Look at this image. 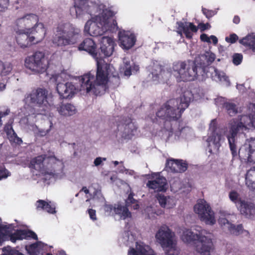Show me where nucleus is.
Segmentation results:
<instances>
[{"label": "nucleus", "mask_w": 255, "mask_h": 255, "mask_svg": "<svg viewBox=\"0 0 255 255\" xmlns=\"http://www.w3.org/2000/svg\"><path fill=\"white\" fill-rule=\"evenodd\" d=\"M113 80H114L116 82V84L117 86H119L120 83V78L119 76H114Z\"/></svg>", "instance_id": "60"}, {"label": "nucleus", "mask_w": 255, "mask_h": 255, "mask_svg": "<svg viewBox=\"0 0 255 255\" xmlns=\"http://www.w3.org/2000/svg\"><path fill=\"white\" fill-rule=\"evenodd\" d=\"M47 157L46 155H41L38 156L30 160L29 167L32 169H35L39 171H42V169H45V160Z\"/></svg>", "instance_id": "31"}, {"label": "nucleus", "mask_w": 255, "mask_h": 255, "mask_svg": "<svg viewBox=\"0 0 255 255\" xmlns=\"http://www.w3.org/2000/svg\"><path fill=\"white\" fill-rule=\"evenodd\" d=\"M27 30L31 35V38L34 44L41 42L46 35V29L42 22L39 23L35 26H32L31 28H28Z\"/></svg>", "instance_id": "23"}, {"label": "nucleus", "mask_w": 255, "mask_h": 255, "mask_svg": "<svg viewBox=\"0 0 255 255\" xmlns=\"http://www.w3.org/2000/svg\"><path fill=\"white\" fill-rule=\"evenodd\" d=\"M88 212L91 219L93 221L97 220L96 210L92 209H90L88 210Z\"/></svg>", "instance_id": "53"}, {"label": "nucleus", "mask_w": 255, "mask_h": 255, "mask_svg": "<svg viewBox=\"0 0 255 255\" xmlns=\"http://www.w3.org/2000/svg\"><path fill=\"white\" fill-rule=\"evenodd\" d=\"M166 167L173 173H183L188 168V164L182 159H168L166 160Z\"/></svg>", "instance_id": "24"}, {"label": "nucleus", "mask_w": 255, "mask_h": 255, "mask_svg": "<svg viewBox=\"0 0 255 255\" xmlns=\"http://www.w3.org/2000/svg\"><path fill=\"white\" fill-rule=\"evenodd\" d=\"M215 55L212 53L207 52L196 57L194 60L177 61L173 63V74L177 81H193L195 79L205 80L208 76V69L214 70L215 80L228 81V77L223 72L214 67L209 66L214 61Z\"/></svg>", "instance_id": "1"}, {"label": "nucleus", "mask_w": 255, "mask_h": 255, "mask_svg": "<svg viewBox=\"0 0 255 255\" xmlns=\"http://www.w3.org/2000/svg\"><path fill=\"white\" fill-rule=\"evenodd\" d=\"M240 43L255 52V35L249 34L239 40Z\"/></svg>", "instance_id": "36"}, {"label": "nucleus", "mask_w": 255, "mask_h": 255, "mask_svg": "<svg viewBox=\"0 0 255 255\" xmlns=\"http://www.w3.org/2000/svg\"><path fill=\"white\" fill-rule=\"evenodd\" d=\"M178 25V33L181 36L183 33L187 39H191L193 37V33H196L198 30V28L201 32L205 31L210 27V25L208 23H200L198 27L196 26L192 22L182 21L177 22Z\"/></svg>", "instance_id": "13"}, {"label": "nucleus", "mask_w": 255, "mask_h": 255, "mask_svg": "<svg viewBox=\"0 0 255 255\" xmlns=\"http://www.w3.org/2000/svg\"><path fill=\"white\" fill-rule=\"evenodd\" d=\"M188 95H190L189 92H185L179 98L170 99L156 112V116L164 120L163 128L166 130L172 132L176 127L180 132L183 129V128L180 127V119L191 101Z\"/></svg>", "instance_id": "2"}, {"label": "nucleus", "mask_w": 255, "mask_h": 255, "mask_svg": "<svg viewBox=\"0 0 255 255\" xmlns=\"http://www.w3.org/2000/svg\"><path fill=\"white\" fill-rule=\"evenodd\" d=\"M102 162V158L100 157H97L95 160H94V164L95 165V166H99L100 165Z\"/></svg>", "instance_id": "56"}, {"label": "nucleus", "mask_w": 255, "mask_h": 255, "mask_svg": "<svg viewBox=\"0 0 255 255\" xmlns=\"http://www.w3.org/2000/svg\"><path fill=\"white\" fill-rule=\"evenodd\" d=\"M195 212L199 215L201 221L206 224L214 225L216 223L214 212L210 205L204 199H200L194 207Z\"/></svg>", "instance_id": "12"}, {"label": "nucleus", "mask_w": 255, "mask_h": 255, "mask_svg": "<svg viewBox=\"0 0 255 255\" xmlns=\"http://www.w3.org/2000/svg\"><path fill=\"white\" fill-rule=\"evenodd\" d=\"M56 90L62 99L71 98L77 91L75 86L72 82H69L65 83H58L57 84Z\"/></svg>", "instance_id": "20"}, {"label": "nucleus", "mask_w": 255, "mask_h": 255, "mask_svg": "<svg viewBox=\"0 0 255 255\" xmlns=\"http://www.w3.org/2000/svg\"><path fill=\"white\" fill-rule=\"evenodd\" d=\"M58 113L63 116H71L75 113V107L71 104H64L61 103L56 107Z\"/></svg>", "instance_id": "34"}, {"label": "nucleus", "mask_w": 255, "mask_h": 255, "mask_svg": "<svg viewBox=\"0 0 255 255\" xmlns=\"http://www.w3.org/2000/svg\"><path fill=\"white\" fill-rule=\"evenodd\" d=\"M80 30L66 24H59L56 29L53 43L58 46L75 44L81 36Z\"/></svg>", "instance_id": "5"}, {"label": "nucleus", "mask_w": 255, "mask_h": 255, "mask_svg": "<svg viewBox=\"0 0 255 255\" xmlns=\"http://www.w3.org/2000/svg\"><path fill=\"white\" fill-rule=\"evenodd\" d=\"M174 236V233L166 225L162 226L156 234L155 237L157 242L162 248L167 249L165 251L167 255H175L177 254L176 244L173 240Z\"/></svg>", "instance_id": "8"}, {"label": "nucleus", "mask_w": 255, "mask_h": 255, "mask_svg": "<svg viewBox=\"0 0 255 255\" xmlns=\"http://www.w3.org/2000/svg\"><path fill=\"white\" fill-rule=\"evenodd\" d=\"M230 199L234 203L241 214L246 218L255 220V204L251 202L242 200L239 194L235 190H232L229 194Z\"/></svg>", "instance_id": "10"}, {"label": "nucleus", "mask_w": 255, "mask_h": 255, "mask_svg": "<svg viewBox=\"0 0 255 255\" xmlns=\"http://www.w3.org/2000/svg\"><path fill=\"white\" fill-rule=\"evenodd\" d=\"M223 107L230 116H233L238 113V108L235 103L226 102Z\"/></svg>", "instance_id": "40"}, {"label": "nucleus", "mask_w": 255, "mask_h": 255, "mask_svg": "<svg viewBox=\"0 0 255 255\" xmlns=\"http://www.w3.org/2000/svg\"><path fill=\"white\" fill-rule=\"evenodd\" d=\"M37 208L41 209L46 212L54 214L56 212L55 208L51 204V202H47L43 200H39L37 201Z\"/></svg>", "instance_id": "37"}, {"label": "nucleus", "mask_w": 255, "mask_h": 255, "mask_svg": "<svg viewBox=\"0 0 255 255\" xmlns=\"http://www.w3.org/2000/svg\"><path fill=\"white\" fill-rule=\"evenodd\" d=\"M181 239L185 243L195 244L197 252L201 255H209L213 250L212 240L201 233L194 234L191 230L187 229L183 232Z\"/></svg>", "instance_id": "7"}, {"label": "nucleus", "mask_w": 255, "mask_h": 255, "mask_svg": "<svg viewBox=\"0 0 255 255\" xmlns=\"http://www.w3.org/2000/svg\"><path fill=\"white\" fill-rule=\"evenodd\" d=\"M104 209L105 212L108 213L109 215H114L115 205L111 204H105L104 206Z\"/></svg>", "instance_id": "48"}, {"label": "nucleus", "mask_w": 255, "mask_h": 255, "mask_svg": "<svg viewBox=\"0 0 255 255\" xmlns=\"http://www.w3.org/2000/svg\"><path fill=\"white\" fill-rule=\"evenodd\" d=\"M200 39L201 41L203 42H206L208 43H211L210 38L207 34L205 33H203L200 35Z\"/></svg>", "instance_id": "55"}, {"label": "nucleus", "mask_w": 255, "mask_h": 255, "mask_svg": "<svg viewBox=\"0 0 255 255\" xmlns=\"http://www.w3.org/2000/svg\"><path fill=\"white\" fill-rule=\"evenodd\" d=\"M134 193L130 192L128 198L126 200V205L128 207L131 206L134 210H137L139 208L138 201L133 198Z\"/></svg>", "instance_id": "39"}, {"label": "nucleus", "mask_w": 255, "mask_h": 255, "mask_svg": "<svg viewBox=\"0 0 255 255\" xmlns=\"http://www.w3.org/2000/svg\"><path fill=\"white\" fill-rule=\"evenodd\" d=\"M16 33L15 40L18 45L21 48L24 49L30 47L34 44L31 38V35L29 34L27 29H17L14 28Z\"/></svg>", "instance_id": "18"}, {"label": "nucleus", "mask_w": 255, "mask_h": 255, "mask_svg": "<svg viewBox=\"0 0 255 255\" xmlns=\"http://www.w3.org/2000/svg\"><path fill=\"white\" fill-rule=\"evenodd\" d=\"M219 224L222 227H227L231 234L236 236L240 235L243 231V227L242 225H238L236 226L231 224L224 217H220L218 220Z\"/></svg>", "instance_id": "28"}, {"label": "nucleus", "mask_w": 255, "mask_h": 255, "mask_svg": "<svg viewBox=\"0 0 255 255\" xmlns=\"http://www.w3.org/2000/svg\"><path fill=\"white\" fill-rule=\"evenodd\" d=\"M245 143L241 146L238 152H237V155L236 156H233V159H235L238 156L240 158L242 161H247L249 162L255 163L254 158L252 156V151L248 148ZM236 152H237V148ZM232 156H233L232 155Z\"/></svg>", "instance_id": "27"}, {"label": "nucleus", "mask_w": 255, "mask_h": 255, "mask_svg": "<svg viewBox=\"0 0 255 255\" xmlns=\"http://www.w3.org/2000/svg\"><path fill=\"white\" fill-rule=\"evenodd\" d=\"M239 39L238 35L235 33L231 34L229 36L226 37L225 40L228 43H235Z\"/></svg>", "instance_id": "47"}, {"label": "nucleus", "mask_w": 255, "mask_h": 255, "mask_svg": "<svg viewBox=\"0 0 255 255\" xmlns=\"http://www.w3.org/2000/svg\"><path fill=\"white\" fill-rule=\"evenodd\" d=\"M152 81L155 84L166 83L170 76V73L165 71L161 65L157 64H154L152 66L150 74Z\"/></svg>", "instance_id": "15"}, {"label": "nucleus", "mask_w": 255, "mask_h": 255, "mask_svg": "<svg viewBox=\"0 0 255 255\" xmlns=\"http://www.w3.org/2000/svg\"><path fill=\"white\" fill-rule=\"evenodd\" d=\"M233 63L235 65H240L243 61V56L241 53H235L233 56Z\"/></svg>", "instance_id": "44"}, {"label": "nucleus", "mask_w": 255, "mask_h": 255, "mask_svg": "<svg viewBox=\"0 0 255 255\" xmlns=\"http://www.w3.org/2000/svg\"><path fill=\"white\" fill-rule=\"evenodd\" d=\"M113 25H114L113 28H115L116 26H117V23L116 20H113Z\"/></svg>", "instance_id": "64"}, {"label": "nucleus", "mask_w": 255, "mask_h": 255, "mask_svg": "<svg viewBox=\"0 0 255 255\" xmlns=\"http://www.w3.org/2000/svg\"><path fill=\"white\" fill-rule=\"evenodd\" d=\"M245 182L248 188L255 191V166L251 167L246 174Z\"/></svg>", "instance_id": "33"}, {"label": "nucleus", "mask_w": 255, "mask_h": 255, "mask_svg": "<svg viewBox=\"0 0 255 255\" xmlns=\"http://www.w3.org/2000/svg\"><path fill=\"white\" fill-rule=\"evenodd\" d=\"M48 91L44 88H38L27 93L24 99L26 103L42 107L44 111L54 106V104L48 101Z\"/></svg>", "instance_id": "9"}, {"label": "nucleus", "mask_w": 255, "mask_h": 255, "mask_svg": "<svg viewBox=\"0 0 255 255\" xmlns=\"http://www.w3.org/2000/svg\"><path fill=\"white\" fill-rule=\"evenodd\" d=\"M8 171L6 169H0V180L8 176Z\"/></svg>", "instance_id": "54"}, {"label": "nucleus", "mask_w": 255, "mask_h": 255, "mask_svg": "<svg viewBox=\"0 0 255 255\" xmlns=\"http://www.w3.org/2000/svg\"><path fill=\"white\" fill-rule=\"evenodd\" d=\"M12 69V65L10 63H3L0 60V76L8 75L11 72Z\"/></svg>", "instance_id": "41"}, {"label": "nucleus", "mask_w": 255, "mask_h": 255, "mask_svg": "<svg viewBox=\"0 0 255 255\" xmlns=\"http://www.w3.org/2000/svg\"><path fill=\"white\" fill-rule=\"evenodd\" d=\"M233 21L234 23L236 24H239L240 22V18L238 15H235Z\"/></svg>", "instance_id": "58"}, {"label": "nucleus", "mask_w": 255, "mask_h": 255, "mask_svg": "<svg viewBox=\"0 0 255 255\" xmlns=\"http://www.w3.org/2000/svg\"><path fill=\"white\" fill-rule=\"evenodd\" d=\"M39 17L35 14H26L22 17L17 18L15 21V24L17 28H30L31 26H35L39 24Z\"/></svg>", "instance_id": "17"}, {"label": "nucleus", "mask_w": 255, "mask_h": 255, "mask_svg": "<svg viewBox=\"0 0 255 255\" xmlns=\"http://www.w3.org/2000/svg\"><path fill=\"white\" fill-rule=\"evenodd\" d=\"M136 39L134 34L129 31L119 33V41L121 46L125 49H129L135 44Z\"/></svg>", "instance_id": "25"}, {"label": "nucleus", "mask_w": 255, "mask_h": 255, "mask_svg": "<svg viewBox=\"0 0 255 255\" xmlns=\"http://www.w3.org/2000/svg\"><path fill=\"white\" fill-rule=\"evenodd\" d=\"M9 0H0V12H4L8 8Z\"/></svg>", "instance_id": "45"}, {"label": "nucleus", "mask_w": 255, "mask_h": 255, "mask_svg": "<svg viewBox=\"0 0 255 255\" xmlns=\"http://www.w3.org/2000/svg\"><path fill=\"white\" fill-rule=\"evenodd\" d=\"M100 49L104 57H109L114 50L115 42L113 39L109 36H103L101 40Z\"/></svg>", "instance_id": "26"}, {"label": "nucleus", "mask_w": 255, "mask_h": 255, "mask_svg": "<svg viewBox=\"0 0 255 255\" xmlns=\"http://www.w3.org/2000/svg\"><path fill=\"white\" fill-rule=\"evenodd\" d=\"M202 11L208 18L212 17L214 15V12L213 10H208L205 8H202Z\"/></svg>", "instance_id": "51"}, {"label": "nucleus", "mask_w": 255, "mask_h": 255, "mask_svg": "<svg viewBox=\"0 0 255 255\" xmlns=\"http://www.w3.org/2000/svg\"><path fill=\"white\" fill-rule=\"evenodd\" d=\"M153 180H148L146 186L155 192H165L167 189V180L166 178L158 174L152 175Z\"/></svg>", "instance_id": "19"}, {"label": "nucleus", "mask_w": 255, "mask_h": 255, "mask_svg": "<svg viewBox=\"0 0 255 255\" xmlns=\"http://www.w3.org/2000/svg\"><path fill=\"white\" fill-rule=\"evenodd\" d=\"M45 163V170H47L49 174L53 176L62 170L64 167L63 161L55 156H47Z\"/></svg>", "instance_id": "21"}, {"label": "nucleus", "mask_w": 255, "mask_h": 255, "mask_svg": "<svg viewBox=\"0 0 255 255\" xmlns=\"http://www.w3.org/2000/svg\"><path fill=\"white\" fill-rule=\"evenodd\" d=\"M96 61V77L94 73L91 71L82 76L81 79V90H85L87 93L98 96L105 94L108 89L110 64L105 63L102 58Z\"/></svg>", "instance_id": "3"}, {"label": "nucleus", "mask_w": 255, "mask_h": 255, "mask_svg": "<svg viewBox=\"0 0 255 255\" xmlns=\"http://www.w3.org/2000/svg\"><path fill=\"white\" fill-rule=\"evenodd\" d=\"M136 129L130 118H121L117 124V129L118 131H121V136L124 139H131L134 135Z\"/></svg>", "instance_id": "14"}, {"label": "nucleus", "mask_w": 255, "mask_h": 255, "mask_svg": "<svg viewBox=\"0 0 255 255\" xmlns=\"http://www.w3.org/2000/svg\"><path fill=\"white\" fill-rule=\"evenodd\" d=\"M210 40L211 39L212 40V42L214 44H216L218 43V39L217 38L214 36V35H211L210 37Z\"/></svg>", "instance_id": "59"}, {"label": "nucleus", "mask_w": 255, "mask_h": 255, "mask_svg": "<svg viewBox=\"0 0 255 255\" xmlns=\"http://www.w3.org/2000/svg\"><path fill=\"white\" fill-rule=\"evenodd\" d=\"M156 198L160 206L162 207H165L166 204V197L164 195L158 193L156 195Z\"/></svg>", "instance_id": "46"}, {"label": "nucleus", "mask_w": 255, "mask_h": 255, "mask_svg": "<svg viewBox=\"0 0 255 255\" xmlns=\"http://www.w3.org/2000/svg\"><path fill=\"white\" fill-rule=\"evenodd\" d=\"M209 129L211 131V135L209 136L207 139L209 146H211V144H212L214 146V149L217 150L221 146L220 141L222 138V134L217 128V125L215 120L212 121L210 125Z\"/></svg>", "instance_id": "16"}, {"label": "nucleus", "mask_w": 255, "mask_h": 255, "mask_svg": "<svg viewBox=\"0 0 255 255\" xmlns=\"http://www.w3.org/2000/svg\"><path fill=\"white\" fill-rule=\"evenodd\" d=\"M4 129L8 135L10 133L11 131L12 132V134L10 135L9 137L10 141H12L18 145H20L22 143L21 138L17 136L11 125H6L4 127Z\"/></svg>", "instance_id": "38"}, {"label": "nucleus", "mask_w": 255, "mask_h": 255, "mask_svg": "<svg viewBox=\"0 0 255 255\" xmlns=\"http://www.w3.org/2000/svg\"><path fill=\"white\" fill-rule=\"evenodd\" d=\"M170 188L171 190L177 191V189L180 188V184H179V181L177 180L173 181V182H171Z\"/></svg>", "instance_id": "50"}, {"label": "nucleus", "mask_w": 255, "mask_h": 255, "mask_svg": "<svg viewBox=\"0 0 255 255\" xmlns=\"http://www.w3.org/2000/svg\"><path fill=\"white\" fill-rule=\"evenodd\" d=\"M2 255H24L22 253L19 252L18 251L15 249H11L9 251H7L6 253L3 254Z\"/></svg>", "instance_id": "52"}, {"label": "nucleus", "mask_w": 255, "mask_h": 255, "mask_svg": "<svg viewBox=\"0 0 255 255\" xmlns=\"http://www.w3.org/2000/svg\"><path fill=\"white\" fill-rule=\"evenodd\" d=\"M6 84L4 83L0 82V91H2L5 89Z\"/></svg>", "instance_id": "61"}, {"label": "nucleus", "mask_w": 255, "mask_h": 255, "mask_svg": "<svg viewBox=\"0 0 255 255\" xmlns=\"http://www.w3.org/2000/svg\"><path fill=\"white\" fill-rule=\"evenodd\" d=\"M124 74L126 76H129L131 74V70L130 67H129L125 70Z\"/></svg>", "instance_id": "57"}, {"label": "nucleus", "mask_w": 255, "mask_h": 255, "mask_svg": "<svg viewBox=\"0 0 255 255\" xmlns=\"http://www.w3.org/2000/svg\"><path fill=\"white\" fill-rule=\"evenodd\" d=\"M10 113L9 109L6 108L3 111L0 110V128L2 125V119L8 115Z\"/></svg>", "instance_id": "49"}, {"label": "nucleus", "mask_w": 255, "mask_h": 255, "mask_svg": "<svg viewBox=\"0 0 255 255\" xmlns=\"http://www.w3.org/2000/svg\"><path fill=\"white\" fill-rule=\"evenodd\" d=\"M248 115H242L240 121H233L229 132L226 134L230 149L233 156L237 155L236 142L237 134L247 129L255 128V103H250L248 106Z\"/></svg>", "instance_id": "4"}, {"label": "nucleus", "mask_w": 255, "mask_h": 255, "mask_svg": "<svg viewBox=\"0 0 255 255\" xmlns=\"http://www.w3.org/2000/svg\"><path fill=\"white\" fill-rule=\"evenodd\" d=\"M115 12L111 9H105L103 10L101 15L97 17L96 20L99 21L101 26L108 27L109 19L115 15Z\"/></svg>", "instance_id": "32"}, {"label": "nucleus", "mask_w": 255, "mask_h": 255, "mask_svg": "<svg viewBox=\"0 0 255 255\" xmlns=\"http://www.w3.org/2000/svg\"><path fill=\"white\" fill-rule=\"evenodd\" d=\"M70 12L72 16L78 17L83 14V10L81 7L75 5L70 7Z\"/></svg>", "instance_id": "43"}, {"label": "nucleus", "mask_w": 255, "mask_h": 255, "mask_svg": "<svg viewBox=\"0 0 255 255\" xmlns=\"http://www.w3.org/2000/svg\"><path fill=\"white\" fill-rule=\"evenodd\" d=\"M29 247L31 249H35L38 247V243H35L32 244L30 245Z\"/></svg>", "instance_id": "62"}, {"label": "nucleus", "mask_w": 255, "mask_h": 255, "mask_svg": "<svg viewBox=\"0 0 255 255\" xmlns=\"http://www.w3.org/2000/svg\"><path fill=\"white\" fill-rule=\"evenodd\" d=\"M114 215H119L123 219H126L127 218H130L131 213L129 211L128 207L125 205L123 206L120 204H115Z\"/></svg>", "instance_id": "35"}, {"label": "nucleus", "mask_w": 255, "mask_h": 255, "mask_svg": "<svg viewBox=\"0 0 255 255\" xmlns=\"http://www.w3.org/2000/svg\"><path fill=\"white\" fill-rule=\"evenodd\" d=\"M128 255H156L148 246L137 245L136 249L131 248Z\"/></svg>", "instance_id": "29"}, {"label": "nucleus", "mask_w": 255, "mask_h": 255, "mask_svg": "<svg viewBox=\"0 0 255 255\" xmlns=\"http://www.w3.org/2000/svg\"><path fill=\"white\" fill-rule=\"evenodd\" d=\"M81 191H83L86 194H88L89 193V190L85 186L83 187V188H82Z\"/></svg>", "instance_id": "63"}, {"label": "nucleus", "mask_w": 255, "mask_h": 255, "mask_svg": "<svg viewBox=\"0 0 255 255\" xmlns=\"http://www.w3.org/2000/svg\"><path fill=\"white\" fill-rule=\"evenodd\" d=\"M45 62L44 54L41 52H35L32 55L25 59V66L33 74H40L47 70V65Z\"/></svg>", "instance_id": "11"}, {"label": "nucleus", "mask_w": 255, "mask_h": 255, "mask_svg": "<svg viewBox=\"0 0 255 255\" xmlns=\"http://www.w3.org/2000/svg\"><path fill=\"white\" fill-rule=\"evenodd\" d=\"M78 49L87 52L96 60L103 58L100 54L98 55L97 44L92 38H87L84 39L79 44Z\"/></svg>", "instance_id": "22"}, {"label": "nucleus", "mask_w": 255, "mask_h": 255, "mask_svg": "<svg viewBox=\"0 0 255 255\" xmlns=\"http://www.w3.org/2000/svg\"><path fill=\"white\" fill-rule=\"evenodd\" d=\"M85 31L94 37L102 35L103 33V30L97 23L91 20H88L86 23Z\"/></svg>", "instance_id": "30"}, {"label": "nucleus", "mask_w": 255, "mask_h": 255, "mask_svg": "<svg viewBox=\"0 0 255 255\" xmlns=\"http://www.w3.org/2000/svg\"><path fill=\"white\" fill-rule=\"evenodd\" d=\"M14 228L12 224L3 225L0 224V246H2L4 241L8 240L12 243L24 239L38 240L37 235L33 231L30 230L17 229L13 232Z\"/></svg>", "instance_id": "6"}, {"label": "nucleus", "mask_w": 255, "mask_h": 255, "mask_svg": "<svg viewBox=\"0 0 255 255\" xmlns=\"http://www.w3.org/2000/svg\"><path fill=\"white\" fill-rule=\"evenodd\" d=\"M248 148L252 151V156L255 160V138L251 137L249 139H247L245 143Z\"/></svg>", "instance_id": "42"}]
</instances>
